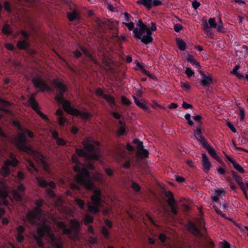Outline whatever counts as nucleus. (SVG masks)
<instances>
[{
  "label": "nucleus",
  "instance_id": "nucleus-1",
  "mask_svg": "<svg viewBox=\"0 0 248 248\" xmlns=\"http://www.w3.org/2000/svg\"><path fill=\"white\" fill-rule=\"evenodd\" d=\"M71 159L72 162L75 164L73 170L77 173L76 176L77 182L87 189L93 190V194L91 197L92 204H89L88 209L90 213L96 214L100 212V208L104 202L102 192L99 188L95 187L89 170L86 169L85 164L80 162L77 155L73 154Z\"/></svg>",
  "mask_w": 248,
  "mask_h": 248
},
{
  "label": "nucleus",
  "instance_id": "nucleus-2",
  "mask_svg": "<svg viewBox=\"0 0 248 248\" xmlns=\"http://www.w3.org/2000/svg\"><path fill=\"white\" fill-rule=\"evenodd\" d=\"M52 83L57 89V91L55 99L59 103L62 104L63 108L66 112L76 117L80 116L85 120L91 118V114L90 113L81 112L78 109L73 108L69 101L64 100V93L67 91V88L62 82L56 79L54 80Z\"/></svg>",
  "mask_w": 248,
  "mask_h": 248
},
{
  "label": "nucleus",
  "instance_id": "nucleus-3",
  "mask_svg": "<svg viewBox=\"0 0 248 248\" xmlns=\"http://www.w3.org/2000/svg\"><path fill=\"white\" fill-rule=\"evenodd\" d=\"M48 241L55 248H63V244L61 240L57 238L52 232V229L46 224H43L36 229V232L33 234V238L37 245L41 248H44L43 239Z\"/></svg>",
  "mask_w": 248,
  "mask_h": 248
},
{
  "label": "nucleus",
  "instance_id": "nucleus-4",
  "mask_svg": "<svg viewBox=\"0 0 248 248\" xmlns=\"http://www.w3.org/2000/svg\"><path fill=\"white\" fill-rule=\"evenodd\" d=\"M82 144L85 149L76 148V153L78 156L84 157L89 160L97 161L99 159V150L95 146L94 144L99 145L97 141H93L90 138H87L84 140Z\"/></svg>",
  "mask_w": 248,
  "mask_h": 248
},
{
  "label": "nucleus",
  "instance_id": "nucleus-5",
  "mask_svg": "<svg viewBox=\"0 0 248 248\" xmlns=\"http://www.w3.org/2000/svg\"><path fill=\"white\" fill-rule=\"evenodd\" d=\"M15 144L20 151L25 152L29 155L35 153V151L32 147L27 144L28 139L25 133L18 132L14 140Z\"/></svg>",
  "mask_w": 248,
  "mask_h": 248
},
{
  "label": "nucleus",
  "instance_id": "nucleus-6",
  "mask_svg": "<svg viewBox=\"0 0 248 248\" xmlns=\"http://www.w3.org/2000/svg\"><path fill=\"white\" fill-rule=\"evenodd\" d=\"M9 157L11 160L7 159L4 161L3 166L0 170V174L4 177H7L11 173V170L9 169L10 166L16 167L19 163V161L13 153L10 154Z\"/></svg>",
  "mask_w": 248,
  "mask_h": 248
},
{
  "label": "nucleus",
  "instance_id": "nucleus-7",
  "mask_svg": "<svg viewBox=\"0 0 248 248\" xmlns=\"http://www.w3.org/2000/svg\"><path fill=\"white\" fill-rule=\"evenodd\" d=\"M36 180L40 187L43 188H46L48 186L50 187V188H46V193L50 198H55L56 194L53 190V189H54L56 187V185L55 183L53 181H51L49 182H48L43 177L39 176H37L36 177Z\"/></svg>",
  "mask_w": 248,
  "mask_h": 248
},
{
  "label": "nucleus",
  "instance_id": "nucleus-8",
  "mask_svg": "<svg viewBox=\"0 0 248 248\" xmlns=\"http://www.w3.org/2000/svg\"><path fill=\"white\" fill-rule=\"evenodd\" d=\"M42 212L41 208L35 207L32 211H30L27 214L26 218L32 225H38L40 224Z\"/></svg>",
  "mask_w": 248,
  "mask_h": 248
},
{
  "label": "nucleus",
  "instance_id": "nucleus-9",
  "mask_svg": "<svg viewBox=\"0 0 248 248\" xmlns=\"http://www.w3.org/2000/svg\"><path fill=\"white\" fill-rule=\"evenodd\" d=\"M31 82L35 88L39 89L43 92L51 91L47 84L40 77L33 78Z\"/></svg>",
  "mask_w": 248,
  "mask_h": 248
},
{
  "label": "nucleus",
  "instance_id": "nucleus-10",
  "mask_svg": "<svg viewBox=\"0 0 248 248\" xmlns=\"http://www.w3.org/2000/svg\"><path fill=\"white\" fill-rule=\"evenodd\" d=\"M199 74L201 76V78L200 79V84L204 88H209L210 86L213 84L214 78L211 74L206 75L204 72L200 70Z\"/></svg>",
  "mask_w": 248,
  "mask_h": 248
},
{
  "label": "nucleus",
  "instance_id": "nucleus-11",
  "mask_svg": "<svg viewBox=\"0 0 248 248\" xmlns=\"http://www.w3.org/2000/svg\"><path fill=\"white\" fill-rule=\"evenodd\" d=\"M166 196L168 197L167 202L170 207L171 212L174 215H177L178 213V207L176 205V201L173 197V195L171 192L168 191L166 193Z\"/></svg>",
  "mask_w": 248,
  "mask_h": 248
},
{
  "label": "nucleus",
  "instance_id": "nucleus-12",
  "mask_svg": "<svg viewBox=\"0 0 248 248\" xmlns=\"http://www.w3.org/2000/svg\"><path fill=\"white\" fill-rule=\"evenodd\" d=\"M202 226H200V229H199L196 225L190 222L188 224V228L189 231L193 234V235L198 237H202L203 234L201 232L200 229L202 228Z\"/></svg>",
  "mask_w": 248,
  "mask_h": 248
},
{
  "label": "nucleus",
  "instance_id": "nucleus-13",
  "mask_svg": "<svg viewBox=\"0 0 248 248\" xmlns=\"http://www.w3.org/2000/svg\"><path fill=\"white\" fill-rule=\"evenodd\" d=\"M202 156L203 170L205 172L207 173L211 168V164L205 153H202Z\"/></svg>",
  "mask_w": 248,
  "mask_h": 248
},
{
  "label": "nucleus",
  "instance_id": "nucleus-14",
  "mask_svg": "<svg viewBox=\"0 0 248 248\" xmlns=\"http://www.w3.org/2000/svg\"><path fill=\"white\" fill-rule=\"evenodd\" d=\"M36 94L37 93H35L30 96L29 98L28 102L31 108L37 113V111H39L40 110L39 109V104L35 98V96Z\"/></svg>",
  "mask_w": 248,
  "mask_h": 248
},
{
  "label": "nucleus",
  "instance_id": "nucleus-15",
  "mask_svg": "<svg viewBox=\"0 0 248 248\" xmlns=\"http://www.w3.org/2000/svg\"><path fill=\"white\" fill-rule=\"evenodd\" d=\"M147 29V26L139 29L138 28H136L133 31L134 37L137 40L140 39V36H142L144 35L143 34L146 33Z\"/></svg>",
  "mask_w": 248,
  "mask_h": 248
},
{
  "label": "nucleus",
  "instance_id": "nucleus-16",
  "mask_svg": "<svg viewBox=\"0 0 248 248\" xmlns=\"http://www.w3.org/2000/svg\"><path fill=\"white\" fill-rule=\"evenodd\" d=\"M16 47L20 50H28L30 47L29 40H20L17 42Z\"/></svg>",
  "mask_w": 248,
  "mask_h": 248
},
{
  "label": "nucleus",
  "instance_id": "nucleus-17",
  "mask_svg": "<svg viewBox=\"0 0 248 248\" xmlns=\"http://www.w3.org/2000/svg\"><path fill=\"white\" fill-rule=\"evenodd\" d=\"M204 148L205 149L208 151L210 155L213 158L216 159L217 162H218L220 163L222 162L220 158L218 156L215 150L213 148L212 146H211L210 144H208Z\"/></svg>",
  "mask_w": 248,
  "mask_h": 248
},
{
  "label": "nucleus",
  "instance_id": "nucleus-18",
  "mask_svg": "<svg viewBox=\"0 0 248 248\" xmlns=\"http://www.w3.org/2000/svg\"><path fill=\"white\" fill-rule=\"evenodd\" d=\"M231 172L233 179L240 186L241 190H244L245 189V185L242 181V177L238 175L234 170H232Z\"/></svg>",
  "mask_w": 248,
  "mask_h": 248
},
{
  "label": "nucleus",
  "instance_id": "nucleus-19",
  "mask_svg": "<svg viewBox=\"0 0 248 248\" xmlns=\"http://www.w3.org/2000/svg\"><path fill=\"white\" fill-rule=\"evenodd\" d=\"M80 49L82 51V53L88 57L91 62H92L94 64H97L98 62L96 59L93 56V55L90 53V52L85 47L80 46H79Z\"/></svg>",
  "mask_w": 248,
  "mask_h": 248
},
{
  "label": "nucleus",
  "instance_id": "nucleus-20",
  "mask_svg": "<svg viewBox=\"0 0 248 248\" xmlns=\"http://www.w3.org/2000/svg\"><path fill=\"white\" fill-rule=\"evenodd\" d=\"M0 103L3 105V107H0V111L7 114H11L12 113L11 110L6 108V107H9L11 105V103L9 101L0 98Z\"/></svg>",
  "mask_w": 248,
  "mask_h": 248
},
{
  "label": "nucleus",
  "instance_id": "nucleus-21",
  "mask_svg": "<svg viewBox=\"0 0 248 248\" xmlns=\"http://www.w3.org/2000/svg\"><path fill=\"white\" fill-rule=\"evenodd\" d=\"M37 154L38 159L42 163L44 170L47 173H50V168L48 163L45 160V156L41 153Z\"/></svg>",
  "mask_w": 248,
  "mask_h": 248
},
{
  "label": "nucleus",
  "instance_id": "nucleus-22",
  "mask_svg": "<svg viewBox=\"0 0 248 248\" xmlns=\"http://www.w3.org/2000/svg\"><path fill=\"white\" fill-rule=\"evenodd\" d=\"M133 98L134 100L135 103L140 108H141L143 109L144 110H145L146 112H150L151 109L150 108L147 106L145 104L141 103L140 101L139 98L133 95Z\"/></svg>",
  "mask_w": 248,
  "mask_h": 248
},
{
  "label": "nucleus",
  "instance_id": "nucleus-23",
  "mask_svg": "<svg viewBox=\"0 0 248 248\" xmlns=\"http://www.w3.org/2000/svg\"><path fill=\"white\" fill-rule=\"evenodd\" d=\"M67 18L70 21L74 20H79L80 16L79 14L76 10L67 13Z\"/></svg>",
  "mask_w": 248,
  "mask_h": 248
},
{
  "label": "nucleus",
  "instance_id": "nucleus-24",
  "mask_svg": "<svg viewBox=\"0 0 248 248\" xmlns=\"http://www.w3.org/2000/svg\"><path fill=\"white\" fill-rule=\"evenodd\" d=\"M186 61L190 62L192 65L195 66V67L197 69L201 68V65L196 60H195L193 57L190 54H187L186 56Z\"/></svg>",
  "mask_w": 248,
  "mask_h": 248
},
{
  "label": "nucleus",
  "instance_id": "nucleus-25",
  "mask_svg": "<svg viewBox=\"0 0 248 248\" xmlns=\"http://www.w3.org/2000/svg\"><path fill=\"white\" fill-rule=\"evenodd\" d=\"M175 40L179 49L181 51H185L186 48V44L185 42L179 38H176Z\"/></svg>",
  "mask_w": 248,
  "mask_h": 248
},
{
  "label": "nucleus",
  "instance_id": "nucleus-26",
  "mask_svg": "<svg viewBox=\"0 0 248 248\" xmlns=\"http://www.w3.org/2000/svg\"><path fill=\"white\" fill-rule=\"evenodd\" d=\"M152 0H138L137 1L139 5H143L148 9H150L152 7Z\"/></svg>",
  "mask_w": 248,
  "mask_h": 248
},
{
  "label": "nucleus",
  "instance_id": "nucleus-27",
  "mask_svg": "<svg viewBox=\"0 0 248 248\" xmlns=\"http://www.w3.org/2000/svg\"><path fill=\"white\" fill-rule=\"evenodd\" d=\"M104 99L108 103L110 107L116 106V102L114 97L111 95H105Z\"/></svg>",
  "mask_w": 248,
  "mask_h": 248
},
{
  "label": "nucleus",
  "instance_id": "nucleus-28",
  "mask_svg": "<svg viewBox=\"0 0 248 248\" xmlns=\"http://www.w3.org/2000/svg\"><path fill=\"white\" fill-rule=\"evenodd\" d=\"M142 43L145 45L149 44L152 43L153 41V38L152 36H149L148 35H144L142 36H140V39Z\"/></svg>",
  "mask_w": 248,
  "mask_h": 248
},
{
  "label": "nucleus",
  "instance_id": "nucleus-29",
  "mask_svg": "<svg viewBox=\"0 0 248 248\" xmlns=\"http://www.w3.org/2000/svg\"><path fill=\"white\" fill-rule=\"evenodd\" d=\"M2 32L6 35H10L13 33V31L8 24H4L2 29Z\"/></svg>",
  "mask_w": 248,
  "mask_h": 248
},
{
  "label": "nucleus",
  "instance_id": "nucleus-30",
  "mask_svg": "<svg viewBox=\"0 0 248 248\" xmlns=\"http://www.w3.org/2000/svg\"><path fill=\"white\" fill-rule=\"evenodd\" d=\"M59 226L62 228L63 232L65 234H70L72 233V230L70 228H67L66 225L62 222L59 223Z\"/></svg>",
  "mask_w": 248,
  "mask_h": 248
},
{
  "label": "nucleus",
  "instance_id": "nucleus-31",
  "mask_svg": "<svg viewBox=\"0 0 248 248\" xmlns=\"http://www.w3.org/2000/svg\"><path fill=\"white\" fill-rule=\"evenodd\" d=\"M70 224L73 229L77 231L80 228V224L78 220L76 219H72L70 220Z\"/></svg>",
  "mask_w": 248,
  "mask_h": 248
},
{
  "label": "nucleus",
  "instance_id": "nucleus-32",
  "mask_svg": "<svg viewBox=\"0 0 248 248\" xmlns=\"http://www.w3.org/2000/svg\"><path fill=\"white\" fill-rule=\"evenodd\" d=\"M13 195L15 199L18 202L22 201V196L21 194L16 190H14L13 191Z\"/></svg>",
  "mask_w": 248,
  "mask_h": 248
},
{
  "label": "nucleus",
  "instance_id": "nucleus-33",
  "mask_svg": "<svg viewBox=\"0 0 248 248\" xmlns=\"http://www.w3.org/2000/svg\"><path fill=\"white\" fill-rule=\"evenodd\" d=\"M199 141V142L201 143L202 147L203 148L205 147L208 144H209L206 141L205 138L202 135H200V136L196 138Z\"/></svg>",
  "mask_w": 248,
  "mask_h": 248
},
{
  "label": "nucleus",
  "instance_id": "nucleus-34",
  "mask_svg": "<svg viewBox=\"0 0 248 248\" xmlns=\"http://www.w3.org/2000/svg\"><path fill=\"white\" fill-rule=\"evenodd\" d=\"M133 143L137 145L138 150H140L143 148V142L138 139H135L133 140Z\"/></svg>",
  "mask_w": 248,
  "mask_h": 248
},
{
  "label": "nucleus",
  "instance_id": "nucleus-35",
  "mask_svg": "<svg viewBox=\"0 0 248 248\" xmlns=\"http://www.w3.org/2000/svg\"><path fill=\"white\" fill-rule=\"evenodd\" d=\"M93 221V217L90 215H86L84 217V222L85 225L92 223Z\"/></svg>",
  "mask_w": 248,
  "mask_h": 248
},
{
  "label": "nucleus",
  "instance_id": "nucleus-36",
  "mask_svg": "<svg viewBox=\"0 0 248 248\" xmlns=\"http://www.w3.org/2000/svg\"><path fill=\"white\" fill-rule=\"evenodd\" d=\"M75 202L77 205L81 209H84L85 202L80 199L76 198Z\"/></svg>",
  "mask_w": 248,
  "mask_h": 248
},
{
  "label": "nucleus",
  "instance_id": "nucleus-37",
  "mask_svg": "<svg viewBox=\"0 0 248 248\" xmlns=\"http://www.w3.org/2000/svg\"><path fill=\"white\" fill-rule=\"evenodd\" d=\"M132 185L131 187L136 192H139L141 190L140 186L135 182L132 181L131 182Z\"/></svg>",
  "mask_w": 248,
  "mask_h": 248
},
{
  "label": "nucleus",
  "instance_id": "nucleus-38",
  "mask_svg": "<svg viewBox=\"0 0 248 248\" xmlns=\"http://www.w3.org/2000/svg\"><path fill=\"white\" fill-rule=\"evenodd\" d=\"M233 167L237 171H238L239 172L241 173H244L245 172L244 169L242 168V167L237 162H236L235 163H233Z\"/></svg>",
  "mask_w": 248,
  "mask_h": 248
},
{
  "label": "nucleus",
  "instance_id": "nucleus-39",
  "mask_svg": "<svg viewBox=\"0 0 248 248\" xmlns=\"http://www.w3.org/2000/svg\"><path fill=\"white\" fill-rule=\"evenodd\" d=\"M13 124L15 127L17 128L18 130L20 131H22L23 130V126L19 121L17 120L13 121Z\"/></svg>",
  "mask_w": 248,
  "mask_h": 248
},
{
  "label": "nucleus",
  "instance_id": "nucleus-40",
  "mask_svg": "<svg viewBox=\"0 0 248 248\" xmlns=\"http://www.w3.org/2000/svg\"><path fill=\"white\" fill-rule=\"evenodd\" d=\"M203 30L206 33L207 35H209L211 34V31L209 28H210V26H208V23L206 21H205L203 24Z\"/></svg>",
  "mask_w": 248,
  "mask_h": 248
},
{
  "label": "nucleus",
  "instance_id": "nucleus-41",
  "mask_svg": "<svg viewBox=\"0 0 248 248\" xmlns=\"http://www.w3.org/2000/svg\"><path fill=\"white\" fill-rule=\"evenodd\" d=\"M3 4L5 10L8 13H11L12 12V8L10 2L8 1H5Z\"/></svg>",
  "mask_w": 248,
  "mask_h": 248
},
{
  "label": "nucleus",
  "instance_id": "nucleus-42",
  "mask_svg": "<svg viewBox=\"0 0 248 248\" xmlns=\"http://www.w3.org/2000/svg\"><path fill=\"white\" fill-rule=\"evenodd\" d=\"M101 232L106 238H108L109 232L105 227H102L101 228Z\"/></svg>",
  "mask_w": 248,
  "mask_h": 248
},
{
  "label": "nucleus",
  "instance_id": "nucleus-43",
  "mask_svg": "<svg viewBox=\"0 0 248 248\" xmlns=\"http://www.w3.org/2000/svg\"><path fill=\"white\" fill-rule=\"evenodd\" d=\"M208 23L210 28H216L217 27V24L214 18H209L208 20Z\"/></svg>",
  "mask_w": 248,
  "mask_h": 248
},
{
  "label": "nucleus",
  "instance_id": "nucleus-44",
  "mask_svg": "<svg viewBox=\"0 0 248 248\" xmlns=\"http://www.w3.org/2000/svg\"><path fill=\"white\" fill-rule=\"evenodd\" d=\"M29 166L30 168H29V171L32 172L33 170L37 172H38V169L35 167L34 163L31 161H29Z\"/></svg>",
  "mask_w": 248,
  "mask_h": 248
},
{
  "label": "nucleus",
  "instance_id": "nucleus-45",
  "mask_svg": "<svg viewBox=\"0 0 248 248\" xmlns=\"http://www.w3.org/2000/svg\"><path fill=\"white\" fill-rule=\"evenodd\" d=\"M8 195L7 191L0 187V198L4 200L8 197Z\"/></svg>",
  "mask_w": 248,
  "mask_h": 248
},
{
  "label": "nucleus",
  "instance_id": "nucleus-46",
  "mask_svg": "<svg viewBox=\"0 0 248 248\" xmlns=\"http://www.w3.org/2000/svg\"><path fill=\"white\" fill-rule=\"evenodd\" d=\"M185 73L188 78H190L194 75V72L189 67L186 68Z\"/></svg>",
  "mask_w": 248,
  "mask_h": 248
},
{
  "label": "nucleus",
  "instance_id": "nucleus-47",
  "mask_svg": "<svg viewBox=\"0 0 248 248\" xmlns=\"http://www.w3.org/2000/svg\"><path fill=\"white\" fill-rule=\"evenodd\" d=\"M123 24L126 26L129 31H134L135 29L134 28V24L133 22H129V23L123 22Z\"/></svg>",
  "mask_w": 248,
  "mask_h": 248
},
{
  "label": "nucleus",
  "instance_id": "nucleus-48",
  "mask_svg": "<svg viewBox=\"0 0 248 248\" xmlns=\"http://www.w3.org/2000/svg\"><path fill=\"white\" fill-rule=\"evenodd\" d=\"M121 102L123 105L126 106H129L131 104V101L124 96L121 97Z\"/></svg>",
  "mask_w": 248,
  "mask_h": 248
},
{
  "label": "nucleus",
  "instance_id": "nucleus-49",
  "mask_svg": "<svg viewBox=\"0 0 248 248\" xmlns=\"http://www.w3.org/2000/svg\"><path fill=\"white\" fill-rule=\"evenodd\" d=\"M201 124L196 129H195L194 131V136L197 138L200 135H201V134L202 133V130H201Z\"/></svg>",
  "mask_w": 248,
  "mask_h": 248
},
{
  "label": "nucleus",
  "instance_id": "nucleus-50",
  "mask_svg": "<svg viewBox=\"0 0 248 248\" xmlns=\"http://www.w3.org/2000/svg\"><path fill=\"white\" fill-rule=\"evenodd\" d=\"M95 93L97 96H101L103 98H104L105 95H107L104 93L103 90L101 88H97L96 90Z\"/></svg>",
  "mask_w": 248,
  "mask_h": 248
},
{
  "label": "nucleus",
  "instance_id": "nucleus-51",
  "mask_svg": "<svg viewBox=\"0 0 248 248\" xmlns=\"http://www.w3.org/2000/svg\"><path fill=\"white\" fill-rule=\"evenodd\" d=\"M56 142L59 146H65L67 142L62 138H60L56 140Z\"/></svg>",
  "mask_w": 248,
  "mask_h": 248
},
{
  "label": "nucleus",
  "instance_id": "nucleus-52",
  "mask_svg": "<svg viewBox=\"0 0 248 248\" xmlns=\"http://www.w3.org/2000/svg\"><path fill=\"white\" fill-rule=\"evenodd\" d=\"M183 29V26L180 24H176L174 25L173 29L176 32H179Z\"/></svg>",
  "mask_w": 248,
  "mask_h": 248
},
{
  "label": "nucleus",
  "instance_id": "nucleus-53",
  "mask_svg": "<svg viewBox=\"0 0 248 248\" xmlns=\"http://www.w3.org/2000/svg\"><path fill=\"white\" fill-rule=\"evenodd\" d=\"M126 129L125 127H120L118 129V133L119 136H123L126 134Z\"/></svg>",
  "mask_w": 248,
  "mask_h": 248
},
{
  "label": "nucleus",
  "instance_id": "nucleus-54",
  "mask_svg": "<svg viewBox=\"0 0 248 248\" xmlns=\"http://www.w3.org/2000/svg\"><path fill=\"white\" fill-rule=\"evenodd\" d=\"M58 121L59 124L61 126H64V123L65 122V118L64 116L58 117Z\"/></svg>",
  "mask_w": 248,
  "mask_h": 248
},
{
  "label": "nucleus",
  "instance_id": "nucleus-55",
  "mask_svg": "<svg viewBox=\"0 0 248 248\" xmlns=\"http://www.w3.org/2000/svg\"><path fill=\"white\" fill-rule=\"evenodd\" d=\"M38 115H39L43 120L46 121H49V119L47 117L46 115H45L44 113H43L42 111L40 110L37 111L36 113Z\"/></svg>",
  "mask_w": 248,
  "mask_h": 248
},
{
  "label": "nucleus",
  "instance_id": "nucleus-56",
  "mask_svg": "<svg viewBox=\"0 0 248 248\" xmlns=\"http://www.w3.org/2000/svg\"><path fill=\"white\" fill-rule=\"evenodd\" d=\"M190 117H191L190 114L189 113H186L185 115V118L187 121L188 124L190 126H192L194 124H193V122H192V121H191V120L190 119Z\"/></svg>",
  "mask_w": 248,
  "mask_h": 248
},
{
  "label": "nucleus",
  "instance_id": "nucleus-57",
  "mask_svg": "<svg viewBox=\"0 0 248 248\" xmlns=\"http://www.w3.org/2000/svg\"><path fill=\"white\" fill-rule=\"evenodd\" d=\"M20 34H21L22 37L24 38V40H29V38L30 35H29V33H28L26 31L22 30L20 31Z\"/></svg>",
  "mask_w": 248,
  "mask_h": 248
},
{
  "label": "nucleus",
  "instance_id": "nucleus-58",
  "mask_svg": "<svg viewBox=\"0 0 248 248\" xmlns=\"http://www.w3.org/2000/svg\"><path fill=\"white\" fill-rule=\"evenodd\" d=\"M182 107L186 109H192L193 108V106L190 104L187 103L186 102L184 101L182 105Z\"/></svg>",
  "mask_w": 248,
  "mask_h": 248
},
{
  "label": "nucleus",
  "instance_id": "nucleus-59",
  "mask_svg": "<svg viewBox=\"0 0 248 248\" xmlns=\"http://www.w3.org/2000/svg\"><path fill=\"white\" fill-rule=\"evenodd\" d=\"M158 239L162 243H164L166 241L167 237L165 234L161 233L159 234Z\"/></svg>",
  "mask_w": 248,
  "mask_h": 248
},
{
  "label": "nucleus",
  "instance_id": "nucleus-60",
  "mask_svg": "<svg viewBox=\"0 0 248 248\" xmlns=\"http://www.w3.org/2000/svg\"><path fill=\"white\" fill-rule=\"evenodd\" d=\"M16 238L18 242L21 243L24 240V236L22 233H17L16 236Z\"/></svg>",
  "mask_w": 248,
  "mask_h": 248
},
{
  "label": "nucleus",
  "instance_id": "nucleus-61",
  "mask_svg": "<svg viewBox=\"0 0 248 248\" xmlns=\"http://www.w3.org/2000/svg\"><path fill=\"white\" fill-rule=\"evenodd\" d=\"M35 203L36 207L41 208L44 203V201L42 199L37 200H36Z\"/></svg>",
  "mask_w": 248,
  "mask_h": 248
},
{
  "label": "nucleus",
  "instance_id": "nucleus-62",
  "mask_svg": "<svg viewBox=\"0 0 248 248\" xmlns=\"http://www.w3.org/2000/svg\"><path fill=\"white\" fill-rule=\"evenodd\" d=\"M5 47L7 49L10 51H13L15 49L14 46L10 43H7L5 44Z\"/></svg>",
  "mask_w": 248,
  "mask_h": 248
},
{
  "label": "nucleus",
  "instance_id": "nucleus-63",
  "mask_svg": "<svg viewBox=\"0 0 248 248\" xmlns=\"http://www.w3.org/2000/svg\"><path fill=\"white\" fill-rule=\"evenodd\" d=\"M104 223L105 224V225L108 227L109 228H111L113 226V224H112V222L108 220V219L107 218H105L104 219Z\"/></svg>",
  "mask_w": 248,
  "mask_h": 248
},
{
  "label": "nucleus",
  "instance_id": "nucleus-64",
  "mask_svg": "<svg viewBox=\"0 0 248 248\" xmlns=\"http://www.w3.org/2000/svg\"><path fill=\"white\" fill-rule=\"evenodd\" d=\"M220 244L221 248H230V245L226 241L222 242Z\"/></svg>",
  "mask_w": 248,
  "mask_h": 248
}]
</instances>
